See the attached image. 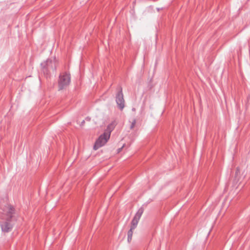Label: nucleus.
<instances>
[{"label":"nucleus","instance_id":"f8f14e48","mask_svg":"<svg viewBox=\"0 0 250 250\" xmlns=\"http://www.w3.org/2000/svg\"><path fill=\"white\" fill-rule=\"evenodd\" d=\"M140 219V217H139L135 215L133 217L132 220L136 221L139 222Z\"/></svg>","mask_w":250,"mask_h":250},{"label":"nucleus","instance_id":"20e7f679","mask_svg":"<svg viewBox=\"0 0 250 250\" xmlns=\"http://www.w3.org/2000/svg\"><path fill=\"white\" fill-rule=\"evenodd\" d=\"M116 102L119 109L122 110L125 107V100L121 86L118 87V92L116 94Z\"/></svg>","mask_w":250,"mask_h":250},{"label":"nucleus","instance_id":"dca6fc26","mask_svg":"<svg viewBox=\"0 0 250 250\" xmlns=\"http://www.w3.org/2000/svg\"><path fill=\"white\" fill-rule=\"evenodd\" d=\"M162 9V8H157V11H160V9Z\"/></svg>","mask_w":250,"mask_h":250},{"label":"nucleus","instance_id":"2eb2a0df","mask_svg":"<svg viewBox=\"0 0 250 250\" xmlns=\"http://www.w3.org/2000/svg\"><path fill=\"white\" fill-rule=\"evenodd\" d=\"M124 145H124L122 147L119 148L118 149V152H120L122 150V149L123 147H124Z\"/></svg>","mask_w":250,"mask_h":250},{"label":"nucleus","instance_id":"7ed1b4c3","mask_svg":"<svg viewBox=\"0 0 250 250\" xmlns=\"http://www.w3.org/2000/svg\"><path fill=\"white\" fill-rule=\"evenodd\" d=\"M109 138V136H108L104 132L96 140L93 146V149L96 150L100 147L104 146L108 142Z\"/></svg>","mask_w":250,"mask_h":250},{"label":"nucleus","instance_id":"6e6552de","mask_svg":"<svg viewBox=\"0 0 250 250\" xmlns=\"http://www.w3.org/2000/svg\"><path fill=\"white\" fill-rule=\"evenodd\" d=\"M144 211V208L143 207H141L137 211L136 214H135L136 216L140 217L142 216Z\"/></svg>","mask_w":250,"mask_h":250},{"label":"nucleus","instance_id":"0eeeda50","mask_svg":"<svg viewBox=\"0 0 250 250\" xmlns=\"http://www.w3.org/2000/svg\"><path fill=\"white\" fill-rule=\"evenodd\" d=\"M117 123L115 120L112 121L107 126L104 133L110 137L111 132L114 130Z\"/></svg>","mask_w":250,"mask_h":250},{"label":"nucleus","instance_id":"ddd939ff","mask_svg":"<svg viewBox=\"0 0 250 250\" xmlns=\"http://www.w3.org/2000/svg\"><path fill=\"white\" fill-rule=\"evenodd\" d=\"M85 121H91V117L87 116L85 118Z\"/></svg>","mask_w":250,"mask_h":250},{"label":"nucleus","instance_id":"f3484780","mask_svg":"<svg viewBox=\"0 0 250 250\" xmlns=\"http://www.w3.org/2000/svg\"><path fill=\"white\" fill-rule=\"evenodd\" d=\"M135 110V108H132V110Z\"/></svg>","mask_w":250,"mask_h":250},{"label":"nucleus","instance_id":"9d476101","mask_svg":"<svg viewBox=\"0 0 250 250\" xmlns=\"http://www.w3.org/2000/svg\"><path fill=\"white\" fill-rule=\"evenodd\" d=\"M133 235V230L129 229L127 232V241L130 242L132 239Z\"/></svg>","mask_w":250,"mask_h":250},{"label":"nucleus","instance_id":"f257e3e1","mask_svg":"<svg viewBox=\"0 0 250 250\" xmlns=\"http://www.w3.org/2000/svg\"><path fill=\"white\" fill-rule=\"evenodd\" d=\"M71 76L68 72L61 74L59 77L58 90H62L68 86L70 83Z\"/></svg>","mask_w":250,"mask_h":250},{"label":"nucleus","instance_id":"423d86ee","mask_svg":"<svg viewBox=\"0 0 250 250\" xmlns=\"http://www.w3.org/2000/svg\"><path fill=\"white\" fill-rule=\"evenodd\" d=\"M16 210L14 207L11 205H8V210L6 212V219L16 221L17 218L15 216Z\"/></svg>","mask_w":250,"mask_h":250},{"label":"nucleus","instance_id":"1a4fd4ad","mask_svg":"<svg viewBox=\"0 0 250 250\" xmlns=\"http://www.w3.org/2000/svg\"><path fill=\"white\" fill-rule=\"evenodd\" d=\"M138 224V222L132 220L131 222V226L130 229L133 230L137 227Z\"/></svg>","mask_w":250,"mask_h":250},{"label":"nucleus","instance_id":"f03ea898","mask_svg":"<svg viewBox=\"0 0 250 250\" xmlns=\"http://www.w3.org/2000/svg\"><path fill=\"white\" fill-rule=\"evenodd\" d=\"M42 71L45 75L50 74V70H56V67L55 63L51 59H48L40 64Z\"/></svg>","mask_w":250,"mask_h":250},{"label":"nucleus","instance_id":"4468645a","mask_svg":"<svg viewBox=\"0 0 250 250\" xmlns=\"http://www.w3.org/2000/svg\"><path fill=\"white\" fill-rule=\"evenodd\" d=\"M84 123H85V120H83V121H82V122L80 124V126H83L84 125Z\"/></svg>","mask_w":250,"mask_h":250},{"label":"nucleus","instance_id":"9b49d317","mask_svg":"<svg viewBox=\"0 0 250 250\" xmlns=\"http://www.w3.org/2000/svg\"><path fill=\"white\" fill-rule=\"evenodd\" d=\"M136 120L135 119H134L132 123H131V125L130 126V128L131 129H133L136 124Z\"/></svg>","mask_w":250,"mask_h":250},{"label":"nucleus","instance_id":"39448f33","mask_svg":"<svg viewBox=\"0 0 250 250\" xmlns=\"http://www.w3.org/2000/svg\"><path fill=\"white\" fill-rule=\"evenodd\" d=\"M13 221L12 220L6 219L4 221L0 222V226L2 232L8 233L12 230L14 225L12 223Z\"/></svg>","mask_w":250,"mask_h":250}]
</instances>
